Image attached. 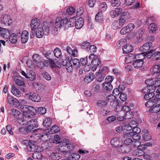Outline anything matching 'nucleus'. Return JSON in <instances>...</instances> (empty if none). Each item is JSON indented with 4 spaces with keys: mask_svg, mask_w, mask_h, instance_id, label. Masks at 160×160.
I'll list each match as a JSON object with an SVG mask.
<instances>
[{
    "mask_svg": "<svg viewBox=\"0 0 160 160\" xmlns=\"http://www.w3.org/2000/svg\"><path fill=\"white\" fill-rule=\"evenodd\" d=\"M69 141L67 139H65L63 141L61 142L58 145V149L63 155L64 156L68 153V152L72 150L74 146L69 143Z\"/></svg>",
    "mask_w": 160,
    "mask_h": 160,
    "instance_id": "nucleus-1",
    "label": "nucleus"
},
{
    "mask_svg": "<svg viewBox=\"0 0 160 160\" xmlns=\"http://www.w3.org/2000/svg\"><path fill=\"white\" fill-rule=\"evenodd\" d=\"M23 112V122L28 121V118H30L36 113V111L34 108L31 106L24 105L22 108Z\"/></svg>",
    "mask_w": 160,
    "mask_h": 160,
    "instance_id": "nucleus-2",
    "label": "nucleus"
},
{
    "mask_svg": "<svg viewBox=\"0 0 160 160\" xmlns=\"http://www.w3.org/2000/svg\"><path fill=\"white\" fill-rule=\"evenodd\" d=\"M145 83L147 86L142 90H160V84L158 85H154L153 78H149L146 80Z\"/></svg>",
    "mask_w": 160,
    "mask_h": 160,
    "instance_id": "nucleus-3",
    "label": "nucleus"
},
{
    "mask_svg": "<svg viewBox=\"0 0 160 160\" xmlns=\"http://www.w3.org/2000/svg\"><path fill=\"white\" fill-rule=\"evenodd\" d=\"M68 22V19L66 18L57 17L56 19L55 26L57 28H61L65 26Z\"/></svg>",
    "mask_w": 160,
    "mask_h": 160,
    "instance_id": "nucleus-4",
    "label": "nucleus"
},
{
    "mask_svg": "<svg viewBox=\"0 0 160 160\" xmlns=\"http://www.w3.org/2000/svg\"><path fill=\"white\" fill-rule=\"evenodd\" d=\"M1 21L2 24L10 26L13 22L11 17L6 14H3L1 16Z\"/></svg>",
    "mask_w": 160,
    "mask_h": 160,
    "instance_id": "nucleus-5",
    "label": "nucleus"
},
{
    "mask_svg": "<svg viewBox=\"0 0 160 160\" xmlns=\"http://www.w3.org/2000/svg\"><path fill=\"white\" fill-rule=\"evenodd\" d=\"M10 115L14 118L23 122V115L18 110L15 109H12L10 112Z\"/></svg>",
    "mask_w": 160,
    "mask_h": 160,
    "instance_id": "nucleus-6",
    "label": "nucleus"
},
{
    "mask_svg": "<svg viewBox=\"0 0 160 160\" xmlns=\"http://www.w3.org/2000/svg\"><path fill=\"white\" fill-rule=\"evenodd\" d=\"M17 34L21 35V40L22 43H26L28 40L29 37V33L26 30L22 32L21 31L18 30L17 31Z\"/></svg>",
    "mask_w": 160,
    "mask_h": 160,
    "instance_id": "nucleus-7",
    "label": "nucleus"
},
{
    "mask_svg": "<svg viewBox=\"0 0 160 160\" xmlns=\"http://www.w3.org/2000/svg\"><path fill=\"white\" fill-rule=\"evenodd\" d=\"M89 60H91V65L98 66L101 61L98 56L93 53L91 54L89 56Z\"/></svg>",
    "mask_w": 160,
    "mask_h": 160,
    "instance_id": "nucleus-8",
    "label": "nucleus"
},
{
    "mask_svg": "<svg viewBox=\"0 0 160 160\" xmlns=\"http://www.w3.org/2000/svg\"><path fill=\"white\" fill-rule=\"evenodd\" d=\"M7 101L8 103L13 107H17L19 106V103L18 100L11 96H8Z\"/></svg>",
    "mask_w": 160,
    "mask_h": 160,
    "instance_id": "nucleus-9",
    "label": "nucleus"
},
{
    "mask_svg": "<svg viewBox=\"0 0 160 160\" xmlns=\"http://www.w3.org/2000/svg\"><path fill=\"white\" fill-rule=\"evenodd\" d=\"M26 96L32 101L35 102H39L41 100L40 96L38 94L34 92H32L27 93L26 94Z\"/></svg>",
    "mask_w": 160,
    "mask_h": 160,
    "instance_id": "nucleus-10",
    "label": "nucleus"
},
{
    "mask_svg": "<svg viewBox=\"0 0 160 160\" xmlns=\"http://www.w3.org/2000/svg\"><path fill=\"white\" fill-rule=\"evenodd\" d=\"M116 97L112 95H110L108 96L107 99L108 102H109L110 105L112 107L114 108L118 104V101L116 100Z\"/></svg>",
    "mask_w": 160,
    "mask_h": 160,
    "instance_id": "nucleus-11",
    "label": "nucleus"
},
{
    "mask_svg": "<svg viewBox=\"0 0 160 160\" xmlns=\"http://www.w3.org/2000/svg\"><path fill=\"white\" fill-rule=\"evenodd\" d=\"M131 147L129 146L120 145L118 148V150L119 152L122 153H128L131 151Z\"/></svg>",
    "mask_w": 160,
    "mask_h": 160,
    "instance_id": "nucleus-12",
    "label": "nucleus"
},
{
    "mask_svg": "<svg viewBox=\"0 0 160 160\" xmlns=\"http://www.w3.org/2000/svg\"><path fill=\"white\" fill-rule=\"evenodd\" d=\"M61 64L63 66H65L67 71L71 72L72 70V63L70 62V61L68 63L67 61L65 59H62L61 61Z\"/></svg>",
    "mask_w": 160,
    "mask_h": 160,
    "instance_id": "nucleus-13",
    "label": "nucleus"
},
{
    "mask_svg": "<svg viewBox=\"0 0 160 160\" xmlns=\"http://www.w3.org/2000/svg\"><path fill=\"white\" fill-rule=\"evenodd\" d=\"M40 25L39 20L36 18H34L32 19L30 27L32 30H34L37 28Z\"/></svg>",
    "mask_w": 160,
    "mask_h": 160,
    "instance_id": "nucleus-14",
    "label": "nucleus"
},
{
    "mask_svg": "<svg viewBox=\"0 0 160 160\" xmlns=\"http://www.w3.org/2000/svg\"><path fill=\"white\" fill-rule=\"evenodd\" d=\"M122 11V9L120 8H117L114 10H111L110 12V14L112 18H114L119 15Z\"/></svg>",
    "mask_w": 160,
    "mask_h": 160,
    "instance_id": "nucleus-15",
    "label": "nucleus"
},
{
    "mask_svg": "<svg viewBox=\"0 0 160 160\" xmlns=\"http://www.w3.org/2000/svg\"><path fill=\"white\" fill-rule=\"evenodd\" d=\"M143 59H138L135 60L132 63V66L136 68H139L142 67L144 61Z\"/></svg>",
    "mask_w": 160,
    "mask_h": 160,
    "instance_id": "nucleus-16",
    "label": "nucleus"
},
{
    "mask_svg": "<svg viewBox=\"0 0 160 160\" xmlns=\"http://www.w3.org/2000/svg\"><path fill=\"white\" fill-rule=\"evenodd\" d=\"M110 143L113 147L118 148L119 147L120 141V139L117 138H113L111 140Z\"/></svg>",
    "mask_w": 160,
    "mask_h": 160,
    "instance_id": "nucleus-17",
    "label": "nucleus"
},
{
    "mask_svg": "<svg viewBox=\"0 0 160 160\" xmlns=\"http://www.w3.org/2000/svg\"><path fill=\"white\" fill-rule=\"evenodd\" d=\"M21 77L19 76H16L14 78V81L15 83L17 84L18 86L22 87H26V84L24 82L19 78H21Z\"/></svg>",
    "mask_w": 160,
    "mask_h": 160,
    "instance_id": "nucleus-18",
    "label": "nucleus"
},
{
    "mask_svg": "<svg viewBox=\"0 0 160 160\" xmlns=\"http://www.w3.org/2000/svg\"><path fill=\"white\" fill-rule=\"evenodd\" d=\"M135 58L136 56L135 54L129 53L126 57L125 62L127 63L131 62L134 61Z\"/></svg>",
    "mask_w": 160,
    "mask_h": 160,
    "instance_id": "nucleus-19",
    "label": "nucleus"
},
{
    "mask_svg": "<svg viewBox=\"0 0 160 160\" xmlns=\"http://www.w3.org/2000/svg\"><path fill=\"white\" fill-rule=\"evenodd\" d=\"M150 112H152L154 113H158V116L160 118V106L156 103L154 104L152 107L150 108L149 110Z\"/></svg>",
    "mask_w": 160,
    "mask_h": 160,
    "instance_id": "nucleus-20",
    "label": "nucleus"
},
{
    "mask_svg": "<svg viewBox=\"0 0 160 160\" xmlns=\"http://www.w3.org/2000/svg\"><path fill=\"white\" fill-rule=\"evenodd\" d=\"M75 26L76 28L80 29L82 28L84 24V21L82 18H80L78 19L75 22Z\"/></svg>",
    "mask_w": 160,
    "mask_h": 160,
    "instance_id": "nucleus-21",
    "label": "nucleus"
},
{
    "mask_svg": "<svg viewBox=\"0 0 160 160\" xmlns=\"http://www.w3.org/2000/svg\"><path fill=\"white\" fill-rule=\"evenodd\" d=\"M1 36L4 38H8L10 36V32L6 28H3L2 30L0 31Z\"/></svg>",
    "mask_w": 160,
    "mask_h": 160,
    "instance_id": "nucleus-22",
    "label": "nucleus"
},
{
    "mask_svg": "<svg viewBox=\"0 0 160 160\" xmlns=\"http://www.w3.org/2000/svg\"><path fill=\"white\" fill-rule=\"evenodd\" d=\"M152 46V43L151 42L145 43L140 48V50L143 52H147L149 50Z\"/></svg>",
    "mask_w": 160,
    "mask_h": 160,
    "instance_id": "nucleus-23",
    "label": "nucleus"
},
{
    "mask_svg": "<svg viewBox=\"0 0 160 160\" xmlns=\"http://www.w3.org/2000/svg\"><path fill=\"white\" fill-rule=\"evenodd\" d=\"M150 72L152 74L160 72V64L155 65L153 66L150 69Z\"/></svg>",
    "mask_w": 160,
    "mask_h": 160,
    "instance_id": "nucleus-24",
    "label": "nucleus"
},
{
    "mask_svg": "<svg viewBox=\"0 0 160 160\" xmlns=\"http://www.w3.org/2000/svg\"><path fill=\"white\" fill-rule=\"evenodd\" d=\"M95 78V76L94 73L92 72H90L87 74L85 78L84 81L87 83H88L92 81Z\"/></svg>",
    "mask_w": 160,
    "mask_h": 160,
    "instance_id": "nucleus-25",
    "label": "nucleus"
},
{
    "mask_svg": "<svg viewBox=\"0 0 160 160\" xmlns=\"http://www.w3.org/2000/svg\"><path fill=\"white\" fill-rule=\"evenodd\" d=\"M133 47L130 45L126 44L122 48L123 52L124 53H127L133 51Z\"/></svg>",
    "mask_w": 160,
    "mask_h": 160,
    "instance_id": "nucleus-26",
    "label": "nucleus"
},
{
    "mask_svg": "<svg viewBox=\"0 0 160 160\" xmlns=\"http://www.w3.org/2000/svg\"><path fill=\"white\" fill-rule=\"evenodd\" d=\"M26 146L29 152H34L36 150L35 145L29 142H28V143H26Z\"/></svg>",
    "mask_w": 160,
    "mask_h": 160,
    "instance_id": "nucleus-27",
    "label": "nucleus"
},
{
    "mask_svg": "<svg viewBox=\"0 0 160 160\" xmlns=\"http://www.w3.org/2000/svg\"><path fill=\"white\" fill-rule=\"evenodd\" d=\"M143 55L144 58H153V50L151 49L148 52H146L145 53H143L139 54Z\"/></svg>",
    "mask_w": 160,
    "mask_h": 160,
    "instance_id": "nucleus-28",
    "label": "nucleus"
},
{
    "mask_svg": "<svg viewBox=\"0 0 160 160\" xmlns=\"http://www.w3.org/2000/svg\"><path fill=\"white\" fill-rule=\"evenodd\" d=\"M62 153L59 152H53L51 155V158L52 160H58L62 157Z\"/></svg>",
    "mask_w": 160,
    "mask_h": 160,
    "instance_id": "nucleus-29",
    "label": "nucleus"
},
{
    "mask_svg": "<svg viewBox=\"0 0 160 160\" xmlns=\"http://www.w3.org/2000/svg\"><path fill=\"white\" fill-rule=\"evenodd\" d=\"M36 34V36L37 38H42L43 35H44L43 28H38L37 30Z\"/></svg>",
    "mask_w": 160,
    "mask_h": 160,
    "instance_id": "nucleus-30",
    "label": "nucleus"
},
{
    "mask_svg": "<svg viewBox=\"0 0 160 160\" xmlns=\"http://www.w3.org/2000/svg\"><path fill=\"white\" fill-rule=\"evenodd\" d=\"M32 59L36 63L42 61V58L38 54L35 53L32 56Z\"/></svg>",
    "mask_w": 160,
    "mask_h": 160,
    "instance_id": "nucleus-31",
    "label": "nucleus"
},
{
    "mask_svg": "<svg viewBox=\"0 0 160 160\" xmlns=\"http://www.w3.org/2000/svg\"><path fill=\"white\" fill-rule=\"evenodd\" d=\"M52 122V119L50 118H46L43 121V124L46 128L49 127Z\"/></svg>",
    "mask_w": 160,
    "mask_h": 160,
    "instance_id": "nucleus-32",
    "label": "nucleus"
},
{
    "mask_svg": "<svg viewBox=\"0 0 160 160\" xmlns=\"http://www.w3.org/2000/svg\"><path fill=\"white\" fill-rule=\"evenodd\" d=\"M28 78L30 80L32 81L35 78L34 72L31 70L27 71Z\"/></svg>",
    "mask_w": 160,
    "mask_h": 160,
    "instance_id": "nucleus-33",
    "label": "nucleus"
},
{
    "mask_svg": "<svg viewBox=\"0 0 160 160\" xmlns=\"http://www.w3.org/2000/svg\"><path fill=\"white\" fill-rule=\"evenodd\" d=\"M126 40L125 39H122L118 41L117 43V46L118 48L122 47L126 44Z\"/></svg>",
    "mask_w": 160,
    "mask_h": 160,
    "instance_id": "nucleus-34",
    "label": "nucleus"
},
{
    "mask_svg": "<svg viewBox=\"0 0 160 160\" xmlns=\"http://www.w3.org/2000/svg\"><path fill=\"white\" fill-rule=\"evenodd\" d=\"M112 27L114 30H117L122 28L118 20H114L112 25Z\"/></svg>",
    "mask_w": 160,
    "mask_h": 160,
    "instance_id": "nucleus-35",
    "label": "nucleus"
},
{
    "mask_svg": "<svg viewBox=\"0 0 160 160\" xmlns=\"http://www.w3.org/2000/svg\"><path fill=\"white\" fill-rule=\"evenodd\" d=\"M144 154V152L142 149H139L136 150L133 152V155L137 157L142 156Z\"/></svg>",
    "mask_w": 160,
    "mask_h": 160,
    "instance_id": "nucleus-36",
    "label": "nucleus"
},
{
    "mask_svg": "<svg viewBox=\"0 0 160 160\" xmlns=\"http://www.w3.org/2000/svg\"><path fill=\"white\" fill-rule=\"evenodd\" d=\"M9 40L12 43H16L17 41V35L14 33L11 34L9 37Z\"/></svg>",
    "mask_w": 160,
    "mask_h": 160,
    "instance_id": "nucleus-37",
    "label": "nucleus"
},
{
    "mask_svg": "<svg viewBox=\"0 0 160 160\" xmlns=\"http://www.w3.org/2000/svg\"><path fill=\"white\" fill-rule=\"evenodd\" d=\"M99 9L101 12H105L108 8L107 3L105 2H103L100 3L99 5Z\"/></svg>",
    "mask_w": 160,
    "mask_h": 160,
    "instance_id": "nucleus-38",
    "label": "nucleus"
},
{
    "mask_svg": "<svg viewBox=\"0 0 160 160\" xmlns=\"http://www.w3.org/2000/svg\"><path fill=\"white\" fill-rule=\"evenodd\" d=\"M28 124H31L33 127H38L37 121L36 119H32L27 122Z\"/></svg>",
    "mask_w": 160,
    "mask_h": 160,
    "instance_id": "nucleus-39",
    "label": "nucleus"
},
{
    "mask_svg": "<svg viewBox=\"0 0 160 160\" xmlns=\"http://www.w3.org/2000/svg\"><path fill=\"white\" fill-rule=\"evenodd\" d=\"M102 86L105 90H112V86L110 83L105 82Z\"/></svg>",
    "mask_w": 160,
    "mask_h": 160,
    "instance_id": "nucleus-40",
    "label": "nucleus"
},
{
    "mask_svg": "<svg viewBox=\"0 0 160 160\" xmlns=\"http://www.w3.org/2000/svg\"><path fill=\"white\" fill-rule=\"evenodd\" d=\"M50 129L49 132H50L51 134L56 133L60 131V129L58 127V126L56 125L52 126L51 128H50Z\"/></svg>",
    "mask_w": 160,
    "mask_h": 160,
    "instance_id": "nucleus-41",
    "label": "nucleus"
},
{
    "mask_svg": "<svg viewBox=\"0 0 160 160\" xmlns=\"http://www.w3.org/2000/svg\"><path fill=\"white\" fill-rule=\"evenodd\" d=\"M102 12H99L96 15L95 18V20L98 22H101L102 21L103 17L101 15Z\"/></svg>",
    "mask_w": 160,
    "mask_h": 160,
    "instance_id": "nucleus-42",
    "label": "nucleus"
},
{
    "mask_svg": "<svg viewBox=\"0 0 160 160\" xmlns=\"http://www.w3.org/2000/svg\"><path fill=\"white\" fill-rule=\"evenodd\" d=\"M107 100H98L97 103V105L100 107H105L107 104Z\"/></svg>",
    "mask_w": 160,
    "mask_h": 160,
    "instance_id": "nucleus-43",
    "label": "nucleus"
},
{
    "mask_svg": "<svg viewBox=\"0 0 160 160\" xmlns=\"http://www.w3.org/2000/svg\"><path fill=\"white\" fill-rule=\"evenodd\" d=\"M76 20V18L75 17L71 18L69 20V21H68V24L69 26L70 27H72L75 25V22Z\"/></svg>",
    "mask_w": 160,
    "mask_h": 160,
    "instance_id": "nucleus-44",
    "label": "nucleus"
},
{
    "mask_svg": "<svg viewBox=\"0 0 160 160\" xmlns=\"http://www.w3.org/2000/svg\"><path fill=\"white\" fill-rule=\"evenodd\" d=\"M155 95V93L153 92H150V91L147 94H145L144 98L146 100H149L152 98Z\"/></svg>",
    "mask_w": 160,
    "mask_h": 160,
    "instance_id": "nucleus-45",
    "label": "nucleus"
},
{
    "mask_svg": "<svg viewBox=\"0 0 160 160\" xmlns=\"http://www.w3.org/2000/svg\"><path fill=\"white\" fill-rule=\"evenodd\" d=\"M53 53L54 56L57 58H59L62 55V53L60 49L58 48L55 49Z\"/></svg>",
    "mask_w": 160,
    "mask_h": 160,
    "instance_id": "nucleus-46",
    "label": "nucleus"
},
{
    "mask_svg": "<svg viewBox=\"0 0 160 160\" xmlns=\"http://www.w3.org/2000/svg\"><path fill=\"white\" fill-rule=\"evenodd\" d=\"M70 62L72 63L74 66L78 68L80 66V62L78 59L77 58H74L72 60H69Z\"/></svg>",
    "mask_w": 160,
    "mask_h": 160,
    "instance_id": "nucleus-47",
    "label": "nucleus"
},
{
    "mask_svg": "<svg viewBox=\"0 0 160 160\" xmlns=\"http://www.w3.org/2000/svg\"><path fill=\"white\" fill-rule=\"evenodd\" d=\"M115 91L117 92H119V93H120L119 98L122 101H124L126 100L127 98V95L126 94L122 93L121 92V91L120 92V91Z\"/></svg>",
    "mask_w": 160,
    "mask_h": 160,
    "instance_id": "nucleus-48",
    "label": "nucleus"
},
{
    "mask_svg": "<svg viewBox=\"0 0 160 160\" xmlns=\"http://www.w3.org/2000/svg\"><path fill=\"white\" fill-rule=\"evenodd\" d=\"M111 5L113 7H119L121 4L119 0H111Z\"/></svg>",
    "mask_w": 160,
    "mask_h": 160,
    "instance_id": "nucleus-49",
    "label": "nucleus"
},
{
    "mask_svg": "<svg viewBox=\"0 0 160 160\" xmlns=\"http://www.w3.org/2000/svg\"><path fill=\"white\" fill-rule=\"evenodd\" d=\"M132 132H129V134H132V133L139 134L141 132V129L140 128L138 127L137 126L133 128Z\"/></svg>",
    "mask_w": 160,
    "mask_h": 160,
    "instance_id": "nucleus-50",
    "label": "nucleus"
},
{
    "mask_svg": "<svg viewBox=\"0 0 160 160\" xmlns=\"http://www.w3.org/2000/svg\"><path fill=\"white\" fill-rule=\"evenodd\" d=\"M60 140L61 138L58 135H55L54 136V138L53 139V143H55L56 144L60 143L61 142Z\"/></svg>",
    "mask_w": 160,
    "mask_h": 160,
    "instance_id": "nucleus-51",
    "label": "nucleus"
},
{
    "mask_svg": "<svg viewBox=\"0 0 160 160\" xmlns=\"http://www.w3.org/2000/svg\"><path fill=\"white\" fill-rule=\"evenodd\" d=\"M153 58L157 60H160V52H155V51L153 50Z\"/></svg>",
    "mask_w": 160,
    "mask_h": 160,
    "instance_id": "nucleus-52",
    "label": "nucleus"
},
{
    "mask_svg": "<svg viewBox=\"0 0 160 160\" xmlns=\"http://www.w3.org/2000/svg\"><path fill=\"white\" fill-rule=\"evenodd\" d=\"M157 28L156 25L154 23H152L150 24L149 26V31L152 32L156 30Z\"/></svg>",
    "mask_w": 160,
    "mask_h": 160,
    "instance_id": "nucleus-53",
    "label": "nucleus"
},
{
    "mask_svg": "<svg viewBox=\"0 0 160 160\" xmlns=\"http://www.w3.org/2000/svg\"><path fill=\"white\" fill-rule=\"evenodd\" d=\"M52 53V51L51 50H48L44 53H43L45 57L48 60L50 59Z\"/></svg>",
    "mask_w": 160,
    "mask_h": 160,
    "instance_id": "nucleus-54",
    "label": "nucleus"
},
{
    "mask_svg": "<svg viewBox=\"0 0 160 160\" xmlns=\"http://www.w3.org/2000/svg\"><path fill=\"white\" fill-rule=\"evenodd\" d=\"M90 46V44L89 42H85L81 44V48L88 51Z\"/></svg>",
    "mask_w": 160,
    "mask_h": 160,
    "instance_id": "nucleus-55",
    "label": "nucleus"
},
{
    "mask_svg": "<svg viewBox=\"0 0 160 160\" xmlns=\"http://www.w3.org/2000/svg\"><path fill=\"white\" fill-rule=\"evenodd\" d=\"M155 103V102L154 100L153 101L152 100H149L146 102L145 105L148 108H151Z\"/></svg>",
    "mask_w": 160,
    "mask_h": 160,
    "instance_id": "nucleus-56",
    "label": "nucleus"
},
{
    "mask_svg": "<svg viewBox=\"0 0 160 160\" xmlns=\"http://www.w3.org/2000/svg\"><path fill=\"white\" fill-rule=\"evenodd\" d=\"M132 136V139L135 141H138L141 138V136L139 134L132 133V135L130 134Z\"/></svg>",
    "mask_w": 160,
    "mask_h": 160,
    "instance_id": "nucleus-57",
    "label": "nucleus"
},
{
    "mask_svg": "<svg viewBox=\"0 0 160 160\" xmlns=\"http://www.w3.org/2000/svg\"><path fill=\"white\" fill-rule=\"evenodd\" d=\"M130 108L129 106H124L122 107V109L120 112V114L122 115V113H125L126 112H129Z\"/></svg>",
    "mask_w": 160,
    "mask_h": 160,
    "instance_id": "nucleus-58",
    "label": "nucleus"
},
{
    "mask_svg": "<svg viewBox=\"0 0 160 160\" xmlns=\"http://www.w3.org/2000/svg\"><path fill=\"white\" fill-rule=\"evenodd\" d=\"M44 33V35H48L50 32L49 28L48 26H43L42 27Z\"/></svg>",
    "mask_w": 160,
    "mask_h": 160,
    "instance_id": "nucleus-59",
    "label": "nucleus"
},
{
    "mask_svg": "<svg viewBox=\"0 0 160 160\" xmlns=\"http://www.w3.org/2000/svg\"><path fill=\"white\" fill-rule=\"evenodd\" d=\"M105 76L102 74L98 75L96 77V81L98 82H102L104 79Z\"/></svg>",
    "mask_w": 160,
    "mask_h": 160,
    "instance_id": "nucleus-60",
    "label": "nucleus"
},
{
    "mask_svg": "<svg viewBox=\"0 0 160 160\" xmlns=\"http://www.w3.org/2000/svg\"><path fill=\"white\" fill-rule=\"evenodd\" d=\"M97 49V47L95 46L94 45H91L89 48L88 51L91 53H94L96 51Z\"/></svg>",
    "mask_w": 160,
    "mask_h": 160,
    "instance_id": "nucleus-61",
    "label": "nucleus"
},
{
    "mask_svg": "<svg viewBox=\"0 0 160 160\" xmlns=\"http://www.w3.org/2000/svg\"><path fill=\"white\" fill-rule=\"evenodd\" d=\"M42 75L43 77L47 80L49 81L51 79V76L47 72H44L42 73Z\"/></svg>",
    "mask_w": 160,
    "mask_h": 160,
    "instance_id": "nucleus-62",
    "label": "nucleus"
},
{
    "mask_svg": "<svg viewBox=\"0 0 160 160\" xmlns=\"http://www.w3.org/2000/svg\"><path fill=\"white\" fill-rule=\"evenodd\" d=\"M126 119H130L133 117V113L131 112H126L124 113Z\"/></svg>",
    "mask_w": 160,
    "mask_h": 160,
    "instance_id": "nucleus-63",
    "label": "nucleus"
},
{
    "mask_svg": "<svg viewBox=\"0 0 160 160\" xmlns=\"http://www.w3.org/2000/svg\"><path fill=\"white\" fill-rule=\"evenodd\" d=\"M129 32V30L128 29L127 26H126L122 28L120 31V33L122 35H124Z\"/></svg>",
    "mask_w": 160,
    "mask_h": 160,
    "instance_id": "nucleus-64",
    "label": "nucleus"
}]
</instances>
